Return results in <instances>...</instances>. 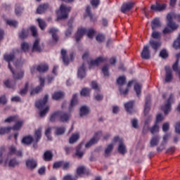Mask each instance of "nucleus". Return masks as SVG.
Here are the masks:
<instances>
[{"label":"nucleus","mask_w":180,"mask_h":180,"mask_svg":"<svg viewBox=\"0 0 180 180\" xmlns=\"http://www.w3.org/2000/svg\"><path fill=\"white\" fill-rule=\"evenodd\" d=\"M126 82V77L121 76L117 79V83L118 85H124V83Z\"/></svg>","instance_id":"obj_53"},{"label":"nucleus","mask_w":180,"mask_h":180,"mask_svg":"<svg viewBox=\"0 0 180 180\" xmlns=\"http://www.w3.org/2000/svg\"><path fill=\"white\" fill-rule=\"evenodd\" d=\"M77 103H78V99L77 98V94H74L72 96V98L71 100L70 107H69L70 112H71V110H72V108H74V106H75V105H77Z\"/></svg>","instance_id":"obj_28"},{"label":"nucleus","mask_w":180,"mask_h":180,"mask_svg":"<svg viewBox=\"0 0 180 180\" xmlns=\"http://www.w3.org/2000/svg\"><path fill=\"white\" fill-rule=\"evenodd\" d=\"M113 150V143L109 144L105 150V157H109L110 152Z\"/></svg>","instance_id":"obj_38"},{"label":"nucleus","mask_w":180,"mask_h":180,"mask_svg":"<svg viewBox=\"0 0 180 180\" xmlns=\"http://www.w3.org/2000/svg\"><path fill=\"white\" fill-rule=\"evenodd\" d=\"M70 115L66 113L63 111H59V121L63 122V123L65 122H68L70 120Z\"/></svg>","instance_id":"obj_16"},{"label":"nucleus","mask_w":180,"mask_h":180,"mask_svg":"<svg viewBox=\"0 0 180 180\" xmlns=\"http://www.w3.org/2000/svg\"><path fill=\"white\" fill-rule=\"evenodd\" d=\"M133 106H134V101H131L124 104V108L128 113H132Z\"/></svg>","instance_id":"obj_24"},{"label":"nucleus","mask_w":180,"mask_h":180,"mask_svg":"<svg viewBox=\"0 0 180 180\" xmlns=\"http://www.w3.org/2000/svg\"><path fill=\"white\" fill-rule=\"evenodd\" d=\"M4 122L5 123H11V122H17V123L19 122H22L23 123V121H19V122L18 121V116L9 117L7 119H6Z\"/></svg>","instance_id":"obj_39"},{"label":"nucleus","mask_w":180,"mask_h":180,"mask_svg":"<svg viewBox=\"0 0 180 180\" xmlns=\"http://www.w3.org/2000/svg\"><path fill=\"white\" fill-rule=\"evenodd\" d=\"M89 113V108L84 105L80 108V116H85V115H88Z\"/></svg>","instance_id":"obj_37"},{"label":"nucleus","mask_w":180,"mask_h":180,"mask_svg":"<svg viewBox=\"0 0 180 180\" xmlns=\"http://www.w3.org/2000/svg\"><path fill=\"white\" fill-rule=\"evenodd\" d=\"M22 125V122H16L13 127H1L0 128V135L3 136V134H6V133H9L11 130H20Z\"/></svg>","instance_id":"obj_5"},{"label":"nucleus","mask_w":180,"mask_h":180,"mask_svg":"<svg viewBox=\"0 0 180 180\" xmlns=\"http://www.w3.org/2000/svg\"><path fill=\"white\" fill-rule=\"evenodd\" d=\"M32 51H37V53H40L41 51V47L40 46V39H37L32 46Z\"/></svg>","instance_id":"obj_23"},{"label":"nucleus","mask_w":180,"mask_h":180,"mask_svg":"<svg viewBox=\"0 0 180 180\" xmlns=\"http://www.w3.org/2000/svg\"><path fill=\"white\" fill-rule=\"evenodd\" d=\"M37 22L40 29H41V30H44V28L46 27V22L40 18L37 19Z\"/></svg>","instance_id":"obj_52"},{"label":"nucleus","mask_w":180,"mask_h":180,"mask_svg":"<svg viewBox=\"0 0 180 180\" xmlns=\"http://www.w3.org/2000/svg\"><path fill=\"white\" fill-rule=\"evenodd\" d=\"M21 49L23 51H27V50H29V44L27 42L22 43Z\"/></svg>","instance_id":"obj_58"},{"label":"nucleus","mask_w":180,"mask_h":180,"mask_svg":"<svg viewBox=\"0 0 180 180\" xmlns=\"http://www.w3.org/2000/svg\"><path fill=\"white\" fill-rule=\"evenodd\" d=\"M79 139V133H75L73 134L71 137L70 138L69 143L70 144H74L77 140Z\"/></svg>","instance_id":"obj_36"},{"label":"nucleus","mask_w":180,"mask_h":180,"mask_svg":"<svg viewBox=\"0 0 180 180\" xmlns=\"http://www.w3.org/2000/svg\"><path fill=\"white\" fill-rule=\"evenodd\" d=\"M96 40H97L98 41V43H102V41H103V40H105V36L99 34L96 36Z\"/></svg>","instance_id":"obj_61"},{"label":"nucleus","mask_w":180,"mask_h":180,"mask_svg":"<svg viewBox=\"0 0 180 180\" xmlns=\"http://www.w3.org/2000/svg\"><path fill=\"white\" fill-rule=\"evenodd\" d=\"M26 166L29 169H34L37 167V162L33 159H28L26 160Z\"/></svg>","instance_id":"obj_20"},{"label":"nucleus","mask_w":180,"mask_h":180,"mask_svg":"<svg viewBox=\"0 0 180 180\" xmlns=\"http://www.w3.org/2000/svg\"><path fill=\"white\" fill-rule=\"evenodd\" d=\"M174 94H170L167 103L165 105L162 106V110H163L165 115H168L171 112V105L174 103Z\"/></svg>","instance_id":"obj_6"},{"label":"nucleus","mask_w":180,"mask_h":180,"mask_svg":"<svg viewBox=\"0 0 180 180\" xmlns=\"http://www.w3.org/2000/svg\"><path fill=\"white\" fill-rule=\"evenodd\" d=\"M133 6H134V2L124 3L121 8V12H122V13H126V12H129V11H130Z\"/></svg>","instance_id":"obj_13"},{"label":"nucleus","mask_w":180,"mask_h":180,"mask_svg":"<svg viewBox=\"0 0 180 180\" xmlns=\"http://www.w3.org/2000/svg\"><path fill=\"white\" fill-rule=\"evenodd\" d=\"M117 141L119 143L118 153H120V154H126V146L123 143V139L119 136L114 137L112 143H117Z\"/></svg>","instance_id":"obj_7"},{"label":"nucleus","mask_w":180,"mask_h":180,"mask_svg":"<svg viewBox=\"0 0 180 180\" xmlns=\"http://www.w3.org/2000/svg\"><path fill=\"white\" fill-rule=\"evenodd\" d=\"M160 56L162 58H167L168 57V52H167V50L163 49L160 51Z\"/></svg>","instance_id":"obj_59"},{"label":"nucleus","mask_w":180,"mask_h":180,"mask_svg":"<svg viewBox=\"0 0 180 180\" xmlns=\"http://www.w3.org/2000/svg\"><path fill=\"white\" fill-rule=\"evenodd\" d=\"M90 92H91V89L88 88H84L82 90L80 94L82 96H89Z\"/></svg>","instance_id":"obj_48"},{"label":"nucleus","mask_w":180,"mask_h":180,"mask_svg":"<svg viewBox=\"0 0 180 180\" xmlns=\"http://www.w3.org/2000/svg\"><path fill=\"white\" fill-rule=\"evenodd\" d=\"M30 31L32 32V36H33L34 37H37V28H36V27H34V26H31V27H30Z\"/></svg>","instance_id":"obj_60"},{"label":"nucleus","mask_w":180,"mask_h":180,"mask_svg":"<svg viewBox=\"0 0 180 180\" xmlns=\"http://www.w3.org/2000/svg\"><path fill=\"white\" fill-rule=\"evenodd\" d=\"M6 23H7V25H8L9 26H11L13 27H16V26H18V22H16V20H7Z\"/></svg>","instance_id":"obj_54"},{"label":"nucleus","mask_w":180,"mask_h":180,"mask_svg":"<svg viewBox=\"0 0 180 180\" xmlns=\"http://www.w3.org/2000/svg\"><path fill=\"white\" fill-rule=\"evenodd\" d=\"M84 34H87L89 39H92L95 34V30L94 29L79 28L75 37L77 43L82 39Z\"/></svg>","instance_id":"obj_2"},{"label":"nucleus","mask_w":180,"mask_h":180,"mask_svg":"<svg viewBox=\"0 0 180 180\" xmlns=\"http://www.w3.org/2000/svg\"><path fill=\"white\" fill-rule=\"evenodd\" d=\"M101 71H102L104 77H109V65H105L102 68Z\"/></svg>","instance_id":"obj_43"},{"label":"nucleus","mask_w":180,"mask_h":180,"mask_svg":"<svg viewBox=\"0 0 180 180\" xmlns=\"http://www.w3.org/2000/svg\"><path fill=\"white\" fill-rule=\"evenodd\" d=\"M165 71V82H171V81H172V70L169 66H166Z\"/></svg>","instance_id":"obj_14"},{"label":"nucleus","mask_w":180,"mask_h":180,"mask_svg":"<svg viewBox=\"0 0 180 180\" xmlns=\"http://www.w3.org/2000/svg\"><path fill=\"white\" fill-rule=\"evenodd\" d=\"M29 89V83H26L25 88L22 89L19 94L20 95H22V96H23V95H26V94L27 93V90Z\"/></svg>","instance_id":"obj_50"},{"label":"nucleus","mask_w":180,"mask_h":180,"mask_svg":"<svg viewBox=\"0 0 180 180\" xmlns=\"http://www.w3.org/2000/svg\"><path fill=\"white\" fill-rule=\"evenodd\" d=\"M86 75V72H85V63L82 64V65L78 69L77 77L82 79V78H85Z\"/></svg>","instance_id":"obj_18"},{"label":"nucleus","mask_w":180,"mask_h":180,"mask_svg":"<svg viewBox=\"0 0 180 180\" xmlns=\"http://www.w3.org/2000/svg\"><path fill=\"white\" fill-rule=\"evenodd\" d=\"M82 145H79L76 148V155L79 157V158H82L84 157V152L81 151V148Z\"/></svg>","instance_id":"obj_40"},{"label":"nucleus","mask_w":180,"mask_h":180,"mask_svg":"<svg viewBox=\"0 0 180 180\" xmlns=\"http://www.w3.org/2000/svg\"><path fill=\"white\" fill-rule=\"evenodd\" d=\"M4 84L7 88H11V89H13L15 85V82H11V80L6 81Z\"/></svg>","instance_id":"obj_47"},{"label":"nucleus","mask_w":180,"mask_h":180,"mask_svg":"<svg viewBox=\"0 0 180 180\" xmlns=\"http://www.w3.org/2000/svg\"><path fill=\"white\" fill-rule=\"evenodd\" d=\"M27 34H29V31L27 30H22L19 34V36L20 39H26L27 37Z\"/></svg>","instance_id":"obj_49"},{"label":"nucleus","mask_w":180,"mask_h":180,"mask_svg":"<svg viewBox=\"0 0 180 180\" xmlns=\"http://www.w3.org/2000/svg\"><path fill=\"white\" fill-rule=\"evenodd\" d=\"M44 161H51L53 160V153L50 150H47L44 154Z\"/></svg>","instance_id":"obj_31"},{"label":"nucleus","mask_w":180,"mask_h":180,"mask_svg":"<svg viewBox=\"0 0 180 180\" xmlns=\"http://www.w3.org/2000/svg\"><path fill=\"white\" fill-rule=\"evenodd\" d=\"M47 101H49V95H45L42 100H39L36 102L35 106L37 109L41 110L45 106L46 103H47Z\"/></svg>","instance_id":"obj_10"},{"label":"nucleus","mask_w":180,"mask_h":180,"mask_svg":"<svg viewBox=\"0 0 180 180\" xmlns=\"http://www.w3.org/2000/svg\"><path fill=\"white\" fill-rule=\"evenodd\" d=\"M34 139L36 140V141H39V140H40V139H41V128H39L34 134Z\"/></svg>","instance_id":"obj_44"},{"label":"nucleus","mask_w":180,"mask_h":180,"mask_svg":"<svg viewBox=\"0 0 180 180\" xmlns=\"http://www.w3.org/2000/svg\"><path fill=\"white\" fill-rule=\"evenodd\" d=\"M56 120H60L59 111H57L51 115L50 121L56 122Z\"/></svg>","instance_id":"obj_42"},{"label":"nucleus","mask_w":180,"mask_h":180,"mask_svg":"<svg viewBox=\"0 0 180 180\" xmlns=\"http://www.w3.org/2000/svg\"><path fill=\"white\" fill-rule=\"evenodd\" d=\"M8 165L9 167H16V165H19V161L16 158H13L9 161Z\"/></svg>","instance_id":"obj_51"},{"label":"nucleus","mask_w":180,"mask_h":180,"mask_svg":"<svg viewBox=\"0 0 180 180\" xmlns=\"http://www.w3.org/2000/svg\"><path fill=\"white\" fill-rule=\"evenodd\" d=\"M65 131V127H56L55 133L57 136H60V134H63Z\"/></svg>","instance_id":"obj_45"},{"label":"nucleus","mask_w":180,"mask_h":180,"mask_svg":"<svg viewBox=\"0 0 180 180\" xmlns=\"http://www.w3.org/2000/svg\"><path fill=\"white\" fill-rule=\"evenodd\" d=\"M167 8V5L165 4H160L156 3V4H153L151 6L150 8L152 11H155L158 12H161V11H164Z\"/></svg>","instance_id":"obj_15"},{"label":"nucleus","mask_w":180,"mask_h":180,"mask_svg":"<svg viewBox=\"0 0 180 180\" xmlns=\"http://www.w3.org/2000/svg\"><path fill=\"white\" fill-rule=\"evenodd\" d=\"M77 175H84L86 174V169L84 166H80L77 169Z\"/></svg>","instance_id":"obj_41"},{"label":"nucleus","mask_w":180,"mask_h":180,"mask_svg":"<svg viewBox=\"0 0 180 180\" xmlns=\"http://www.w3.org/2000/svg\"><path fill=\"white\" fill-rule=\"evenodd\" d=\"M151 103V98L150 97H147L146 98L145 108H144V113L147 115L148 112H150V105Z\"/></svg>","instance_id":"obj_26"},{"label":"nucleus","mask_w":180,"mask_h":180,"mask_svg":"<svg viewBox=\"0 0 180 180\" xmlns=\"http://www.w3.org/2000/svg\"><path fill=\"white\" fill-rule=\"evenodd\" d=\"M151 122V117H149L148 119L145 121V125L143 127V130L148 129V124Z\"/></svg>","instance_id":"obj_62"},{"label":"nucleus","mask_w":180,"mask_h":180,"mask_svg":"<svg viewBox=\"0 0 180 180\" xmlns=\"http://www.w3.org/2000/svg\"><path fill=\"white\" fill-rule=\"evenodd\" d=\"M47 9H49V4H44L40 5L37 8V13L41 14V13H44V12H46Z\"/></svg>","instance_id":"obj_27"},{"label":"nucleus","mask_w":180,"mask_h":180,"mask_svg":"<svg viewBox=\"0 0 180 180\" xmlns=\"http://www.w3.org/2000/svg\"><path fill=\"white\" fill-rule=\"evenodd\" d=\"M11 155H17V157H22V150H16V147L15 146H11L8 147V152L7 157L9 158Z\"/></svg>","instance_id":"obj_9"},{"label":"nucleus","mask_w":180,"mask_h":180,"mask_svg":"<svg viewBox=\"0 0 180 180\" xmlns=\"http://www.w3.org/2000/svg\"><path fill=\"white\" fill-rule=\"evenodd\" d=\"M167 26L169 27H171L173 30H176L178 29V25L175 23L173 20V19H175L177 20V22H180V14H176L174 12H171L167 14Z\"/></svg>","instance_id":"obj_3"},{"label":"nucleus","mask_w":180,"mask_h":180,"mask_svg":"<svg viewBox=\"0 0 180 180\" xmlns=\"http://www.w3.org/2000/svg\"><path fill=\"white\" fill-rule=\"evenodd\" d=\"M149 44L150 47H152V49L155 50V51H157V50H158V48L161 47V42L160 41H155L154 39H150L149 41Z\"/></svg>","instance_id":"obj_21"},{"label":"nucleus","mask_w":180,"mask_h":180,"mask_svg":"<svg viewBox=\"0 0 180 180\" xmlns=\"http://www.w3.org/2000/svg\"><path fill=\"white\" fill-rule=\"evenodd\" d=\"M86 13L87 16H89L90 19H92V13L91 12V6H87L86 8Z\"/></svg>","instance_id":"obj_64"},{"label":"nucleus","mask_w":180,"mask_h":180,"mask_svg":"<svg viewBox=\"0 0 180 180\" xmlns=\"http://www.w3.org/2000/svg\"><path fill=\"white\" fill-rule=\"evenodd\" d=\"M14 65L15 68H18V67H22V65H23V61H22V59L17 60L14 62Z\"/></svg>","instance_id":"obj_63"},{"label":"nucleus","mask_w":180,"mask_h":180,"mask_svg":"<svg viewBox=\"0 0 180 180\" xmlns=\"http://www.w3.org/2000/svg\"><path fill=\"white\" fill-rule=\"evenodd\" d=\"M37 71L39 72H46V71H49V65L47 64H41L37 66Z\"/></svg>","instance_id":"obj_30"},{"label":"nucleus","mask_w":180,"mask_h":180,"mask_svg":"<svg viewBox=\"0 0 180 180\" xmlns=\"http://www.w3.org/2000/svg\"><path fill=\"white\" fill-rule=\"evenodd\" d=\"M4 58L8 63V68L13 74L14 79H22L25 77V71L22 70L15 71L11 66V62L15 60V53L5 54Z\"/></svg>","instance_id":"obj_1"},{"label":"nucleus","mask_w":180,"mask_h":180,"mask_svg":"<svg viewBox=\"0 0 180 180\" xmlns=\"http://www.w3.org/2000/svg\"><path fill=\"white\" fill-rule=\"evenodd\" d=\"M39 82L40 86H38L32 91H31V95H33L34 94H39L40 91H41L43 86H44V79L43 77H39Z\"/></svg>","instance_id":"obj_17"},{"label":"nucleus","mask_w":180,"mask_h":180,"mask_svg":"<svg viewBox=\"0 0 180 180\" xmlns=\"http://www.w3.org/2000/svg\"><path fill=\"white\" fill-rule=\"evenodd\" d=\"M50 108L49 106H46L44 110H41L39 112V115L41 117H44L47 114V112H49Z\"/></svg>","instance_id":"obj_55"},{"label":"nucleus","mask_w":180,"mask_h":180,"mask_svg":"<svg viewBox=\"0 0 180 180\" xmlns=\"http://www.w3.org/2000/svg\"><path fill=\"white\" fill-rule=\"evenodd\" d=\"M22 144H32V143H33V137L28 136H25L22 139Z\"/></svg>","instance_id":"obj_35"},{"label":"nucleus","mask_w":180,"mask_h":180,"mask_svg":"<svg viewBox=\"0 0 180 180\" xmlns=\"http://www.w3.org/2000/svg\"><path fill=\"white\" fill-rule=\"evenodd\" d=\"M22 11H23V8L20 7V5L15 6V15H17V16H20L22 13Z\"/></svg>","instance_id":"obj_56"},{"label":"nucleus","mask_w":180,"mask_h":180,"mask_svg":"<svg viewBox=\"0 0 180 180\" xmlns=\"http://www.w3.org/2000/svg\"><path fill=\"white\" fill-rule=\"evenodd\" d=\"M152 37H153V39H160L161 32H158L157 31H153L152 32Z\"/></svg>","instance_id":"obj_57"},{"label":"nucleus","mask_w":180,"mask_h":180,"mask_svg":"<svg viewBox=\"0 0 180 180\" xmlns=\"http://www.w3.org/2000/svg\"><path fill=\"white\" fill-rule=\"evenodd\" d=\"M101 136H102L101 131L96 132L94 136L89 142L86 143L85 145L86 148H89V147H92L94 144H96V143L99 141V139H101Z\"/></svg>","instance_id":"obj_8"},{"label":"nucleus","mask_w":180,"mask_h":180,"mask_svg":"<svg viewBox=\"0 0 180 180\" xmlns=\"http://www.w3.org/2000/svg\"><path fill=\"white\" fill-rule=\"evenodd\" d=\"M141 88H142L141 84L136 83L134 84V89L138 98H140V94H141Z\"/></svg>","instance_id":"obj_32"},{"label":"nucleus","mask_w":180,"mask_h":180,"mask_svg":"<svg viewBox=\"0 0 180 180\" xmlns=\"http://www.w3.org/2000/svg\"><path fill=\"white\" fill-rule=\"evenodd\" d=\"M150 47L148 46H144L141 56L143 60H148L151 55L150 54Z\"/></svg>","instance_id":"obj_12"},{"label":"nucleus","mask_w":180,"mask_h":180,"mask_svg":"<svg viewBox=\"0 0 180 180\" xmlns=\"http://www.w3.org/2000/svg\"><path fill=\"white\" fill-rule=\"evenodd\" d=\"M49 32L50 34L52 35L53 41L57 43V41H58V35H57V34L58 33V29L51 27V28H50Z\"/></svg>","instance_id":"obj_19"},{"label":"nucleus","mask_w":180,"mask_h":180,"mask_svg":"<svg viewBox=\"0 0 180 180\" xmlns=\"http://www.w3.org/2000/svg\"><path fill=\"white\" fill-rule=\"evenodd\" d=\"M61 57L63 59V64L68 65L70 64V59L67 57V51L65 49L61 50Z\"/></svg>","instance_id":"obj_22"},{"label":"nucleus","mask_w":180,"mask_h":180,"mask_svg":"<svg viewBox=\"0 0 180 180\" xmlns=\"http://www.w3.org/2000/svg\"><path fill=\"white\" fill-rule=\"evenodd\" d=\"M105 61H108V58H103L102 56H100L97 58L96 60H91V62L89 63V68H92L94 65H99L101 63H103Z\"/></svg>","instance_id":"obj_11"},{"label":"nucleus","mask_w":180,"mask_h":180,"mask_svg":"<svg viewBox=\"0 0 180 180\" xmlns=\"http://www.w3.org/2000/svg\"><path fill=\"white\" fill-rule=\"evenodd\" d=\"M68 28L65 32L66 37H70L71 36V33H72V20H69L68 23Z\"/></svg>","instance_id":"obj_25"},{"label":"nucleus","mask_w":180,"mask_h":180,"mask_svg":"<svg viewBox=\"0 0 180 180\" xmlns=\"http://www.w3.org/2000/svg\"><path fill=\"white\" fill-rule=\"evenodd\" d=\"M161 26V23L160 22V20L158 18L154 19L151 22V27L153 30L157 29V27H160Z\"/></svg>","instance_id":"obj_33"},{"label":"nucleus","mask_w":180,"mask_h":180,"mask_svg":"<svg viewBox=\"0 0 180 180\" xmlns=\"http://www.w3.org/2000/svg\"><path fill=\"white\" fill-rule=\"evenodd\" d=\"M63 96H64L63 92L57 91L53 94L52 98H53V99H54V101H58V99H61V98H63Z\"/></svg>","instance_id":"obj_34"},{"label":"nucleus","mask_w":180,"mask_h":180,"mask_svg":"<svg viewBox=\"0 0 180 180\" xmlns=\"http://www.w3.org/2000/svg\"><path fill=\"white\" fill-rule=\"evenodd\" d=\"M71 12V7L67 6L65 4H61L60 9L56 11L58 15V20H61V19H67L68 18V13Z\"/></svg>","instance_id":"obj_4"},{"label":"nucleus","mask_w":180,"mask_h":180,"mask_svg":"<svg viewBox=\"0 0 180 180\" xmlns=\"http://www.w3.org/2000/svg\"><path fill=\"white\" fill-rule=\"evenodd\" d=\"M160 127H158V124L155 122L153 127L150 128V133L152 134H155V133H158Z\"/></svg>","instance_id":"obj_46"},{"label":"nucleus","mask_w":180,"mask_h":180,"mask_svg":"<svg viewBox=\"0 0 180 180\" xmlns=\"http://www.w3.org/2000/svg\"><path fill=\"white\" fill-rule=\"evenodd\" d=\"M159 143H160V136H153L150 142V147H155V146H158Z\"/></svg>","instance_id":"obj_29"}]
</instances>
